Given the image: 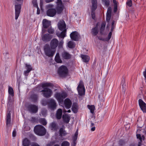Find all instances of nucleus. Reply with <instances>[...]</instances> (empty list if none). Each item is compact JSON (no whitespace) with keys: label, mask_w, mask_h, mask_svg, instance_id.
Returning <instances> with one entry per match:
<instances>
[{"label":"nucleus","mask_w":146,"mask_h":146,"mask_svg":"<svg viewBox=\"0 0 146 146\" xmlns=\"http://www.w3.org/2000/svg\"><path fill=\"white\" fill-rule=\"evenodd\" d=\"M13 101V97L9 96L8 98V103L9 104H10Z\"/></svg>","instance_id":"obj_41"},{"label":"nucleus","mask_w":146,"mask_h":146,"mask_svg":"<svg viewBox=\"0 0 146 146\" xmlns=\"http://www.w3.org/2000/svg\"><path fill=\"white\" fill-rule=\"evenodd\" d=\"M62 119L63 121L66 123H68L70 120V116L68 114H65L63 115Z\"/></svg>","instance_id":"obj_27"},{"label":"nucleus","mask_w":146,"mask_h":146,"mask_svg":"<svg viewBox=\"0 0 146 146\" xmlns=\"http://www.w3.org/2000/svg\"><path fill=\"white\" fill-rule=\"evenodd\" d=\"M125 80L123 78V79L121 81V84H122V88H126V84L125 83Z\"/></svg>","instance_id":"obj_45"},{"label":"nucleus","mask_w":146,"mask_h":146,"mask_svg":"<svg viewBox=\"0 0 146 146\" xmlns=\"http://www.w3.org/2000/svg\"><path fill=\"white\" fill-rule=\"evenodd\" d=\"M88 107L89 110H90L91 112L93 113L94 112L95 108L94 106H90L88 105Z\"/></svg>","instance_id":"obj_37"},{"label":"nucleus","mask_w":146,"mask_h":146,"mask_svg":"<svg viewBox=\"0 0 146 146\" xmlns=\"http://www.w3.org/2000/svg\"><path fill=\"white\" fill-rule=\"evenodd\" d=\"M16 131L15 130H14L13 132V133H12L13 136V137H15L16 135Z\"/></svg>","instance_id":"obj_55"},{"label":"nucleus","mask_w":146,"mask_h":146,"mask_svg":"<svg viewBox=\"0 0 146 146\" xmlns=\"http://www.w3.org/2000/svg\"><path fill=\"white\" fill-rule=\"evenodd\" d=\"M11 113L9 112L7 113V115L6 125L7 127H9L10 124L11 122Z\"/></svg>","instance_id":"obj_21"},{"label":"nucleus","mask_w":146,"mask_h":146,"mask_svg":"<svg viewBox=\"0 0 146 146\" xmlns=\"http://www.w3.org/2000/svg\"><path fill=\"white\" fill-rule=\"evenodd\" d=\"M57 104L55 100L53 99H49L48 100V108L52 110L56 109Z\"/></svg>","instance_id":"obj_8"},{"label":"nucleus","mask_w":146,"mask_h":146,"mask_svg":"<svg viewBox=\"0 0 146 146\" xmlns=\"http://www.w3.org/2000/svg\"><path fill=\"white\" fill-rule=\"evenodd\" d=\"M32 3L33 6L35 7H38L37 0H33L32 1Z\"/></svg>","instance_id":"obj_42"},{"label":"nucleus","mask_w":146,"mask_h":146,"mask_svg":"<svg viewBox=\"0 0 146 146\" xmlns=\"http://www.w3.org/2000/svg\"><path fill=\"white\" fill-rule=\"evenodd\" d=\"M30 141L27 138H25L23 141L22 144L23 146H29L30 145Z\"/></svg>","instance_id":"obj_29"},{"label":"nucleus","mask_w":146,"mask_h":146,"mask_svg":"<svg viewBox=\"0 0 146 146\" xmlns=\"http://www.w3.org/2000/svg\"><path fill=\"white\" fill-rule=\"evenodd\" d=\"M58 27L59 29L62 31L61 33H57L56 35L59 38L63 39L66 36V25L64 21H60L58 23Z\"/></svg>","instance_id":"obj_2"},{"label":"nucleus","mask_w":146,"mask_h":146,"mask_svg":"<svg viewBox=\"0 0 146 146\" xmlns=\"http://www.w3.org/2000/svg\"><path fill=\"white\" fill-rule=\"evenodd\" d=\"M64 103L65 108L67 109L70 108L71 107L72 104L71 101L68 98L65 99Z\"/></svg>","instance_id":"obj_19"},{"label":"nucleus","mask_w":146,"mask_h":146,"mask_svg":"<svg viewBox=\"0 0 146 146\" xmlns=\"http://www.w3.org/2000/svg\"><path fill=\"white\" fill-rule=\"evenodd\" d=\"M42 25L44 28L46 29L50 25V22L46 19H44L42 21Z\"/></svg>","instance_id":"obj_23"},{"label":"nucleus","mask_w":146,"mask_h":146,"mask_svg":"<svg viewBox=\"0 0 146 146\" xmlns=\"http://www.w3.org/2000/svg\"><path fill=\"white\" fill-rule=\"evenodd\" d=\"M26 66L27 68V70H30V71H31V70L32 69V68L31 65L26 64Z\"/></svg>","instance_id":"obj_48"},{"label":"nucleus","mask_w":146,"mask_h":146,"mask_svg":"<svg viewBox=\"0 0 146 146\" xmlns=\"http://www.w3.org/2000/svg\"><path fill=\"white\" fill-rule=\"evenodd\" d=\"M78 129H77L76 132L75 133L74 135L73 136L72 139L73 141V143L74 146H75L76 144V140L78 138Z\"/></svg>","instance_id":"obj_24"},{"label":"nucleus","mask_w":146,"mask_h":146,"mask_svg":"<svg viewBox=\"0 0 146 146\" xmlns=\"http://www.w3.org/2000/svg\"><path fill=\"white\" fill-rule=\"evenodd\" d=\"M49 127L52 130L56 131L58 129V126L55 122H53L50 124Z\"/></svg>","instance_id":"obj_20"},{"label":"nucleus","mask_w":146,"mask_h":146,"mask_svg":"<svg viewBox=\"0 0 146 146\" xmlns=\"http://www.w3.org/2000/svg\"><path fill=\"white\" fill-rule=\"evenodd\" d=\"M114 7L113 9V11L114 13H115L117 11V5H114Z\"/></svg>","instance_id":"obj_52"},{"label":"nucleus","mask_w":146,"mask_h":146,"mask_svg":"<svg viewBox=\"0 0 146 146\" xmlns=\"http://www.w3.org/2000/svg\"><path fill=\"white\" fill-rule=\"evenodd\" d=\"M42 40L43 41L47 42L49 41L52 38V35L48 34H46L42 35Z\"/></svg>","instance_id":"obj_17"},{"label":"nucleus","mask_w":146,"mask_h":146,"mask_svg":"<svg viewBox=\"0 0 146 146\" xmlns=\"http://www.w3.org/2000/svg\"><path fill=\"white\" fill-rule=\"evenodd\" d=\"M68 46L69 48H72L75 47V44L73 41H70L68 43Z\"/></svg>","instance_id":"obj_34"},{"label":"nucleus","mask_w":146,"mask_h":146,"mask_svg":"<svg viewBox=\"0 0 146 146\" xmlns=\"http://www.w3.org/2000/svg\"><path fill=\"white\" fill-rule=\"evenodd\" d=\"M62 115V110L61 109H58L56 111V117L57 119H61Z\"/></svg>","instance_id":"obj_26"},{"label":"nucleus","mask_w":146,"mask_h":146,"mask_svg":"<svg viewBox=\"0 0 146 146\" xmlns=\"http://www.w3.org/2000/svg\"><path fill=\"white\" fill-rule=\"evenodd\" d=\"M137 145L135 143H131L130 145V146H136Z\"/></svg>","instance_id":"obj_64"},{"label":"nucleus","mask_w":146,"mask_h":146,"mask_svg":"<svg viewBox=\"0 0 146 146\" xmlns=\"http://www.w3.org/2000/svg\"><path fill=\"white\" fill-rule=\"evenodd\" d=\"M78 110V106L77 104L76 103L73 104L72 107V111L75 113H76Z\"/></svg>","instance_id":"obj_28"},{"label":"nucleus","mask_w":146,"mask_h":146,"mask_svg":"<svg viewBox=\"0 0 146 146\" xmlns=\"http://www.w3.org/2000/svg\"><path fill=\"white\" fill-rule=\"evenodd\" d=\"M113 2L114 3V5H117V2L116 1V0H113Z\"/></svg>","instance_id":"obj_62"},{"label":"nucleus","mask_w":146,"mask_h":146,"mask_svg":"<svg viewBox=\"0 0 146 146\" xmlns=\"http://www.w3.org/2000/svg\"><path fill=\"white\" fill-rule=\"evenodd\" d=\"M44 49L45 54L48 57H52L54 55L55 50H52L50 46L47 44L44 46Z\"/></svg>","instance_id":"obj_5"},{"label":"nucleus","mask_w":146,"mask_h":146,"mask_svg":"<svg viewBox=\"0 0 146 146\" xmlns=\"http://www.w3.org/2000/svg\"><path fill=\"white\" fill-rule=\"evenodd\" d=\"M53 0H45L46 2L47 3H49L52 1Z\"/></svg>","instance_id":"obj_63"},{"label":"nucleus","mask_w":146,"mask_h":146,"mask_svg":"<svg viewBox=\"0 0 146 146\" xmlns=\"http://www.w3.org/2000/svg\"><path fill=\"white\" fill-rule=\"evenodd\" d=\"M81 57L83 61L85 62H88L90 60V57L87 55H82Z\"/></svg>","instance_id":"obj_30"},{"label":"nucleus","mask_w":146,"mask_h":146,"mask_svg":"<svg viewBox=\"0 0 146 146\" xmlns=\"http://www.w3.org/2000/svg\"><path fill=\"white\" fill-rule=\"evenodd\" d=\"M48 31L50 34H53L54 32V31L52 28H49L48 29Z\"/></svg>","instance_id":"obj_46"},{"label":"nucleus","mask_w":146,"mask_h":146,"mask_svg":"<svg viewBox=\"0 0 146 146\" xmlns=\"http://www.w3.org/2000/svg\"><path fill=\"white\" fill-rule=\"evenodd\" d=\"M57 6L56 7L57 13H60L63 10V5L61 0H57L56 2Z\"/></svg>","instance_id":"obj_10"},{"label":"nucleus","mask_w":146,"mask_h":146,"mask_svg":"<svg viewBox=\"0 0 146 146\" xmlns=\"http://www.w3.org/2000/svg\"><path fill=\"white\" fill-rule=\"evenodd\" d=\"M8 92L9 94L11 95V96L13 97L14 96V92L12 88L9 87L8 88Z\"/></svg>","instance_id":"obj_35"},{"label":"nucleus","mask_w":146,"mask_h":146,"mask_svg":"<svg viewBox=\"0 0 146 146\" xmlns=\"http://www.w3.org/2000/svg\"><path fill=\"white\" fill-rule=\"evenodd\" d=\"M106 24V23L104 22H103L101 24L100 30V33L101 35H104V31L105 29Z\"/></svg>","instance_id":"obj_31"},{"label":"nucleus","mask_w":146,"mask_h":146,"mask_svg":"<svg viewBox=\"0 0 146 146\" xmlns=\"http://www.w3.org/2000/svg\"><path fill=\"white\" fill-rule=\"evenodd\" d=\"M102 1L105 5L107 7H108L110 4V0H102Z\"/></svg>","instance_id":"obj_39"},{"label":"nucleus","mask_w":146,"mask_h":146,"mask_svg":"<svg viewBox=\"0 0 146 146\" xmlns=\"http://www.w3.org/2000/svg\"><path fill=\"white\" fill-rule=\"evenodd\" d=\"M38 97L37 95L35 94L32 95L31 97V100L34 102H36L37 101Z\"/></svg>","instance_id":"obj_33"},{"label":"nucleus","mask_w":146,"mask_h":146,"mask_svg":"<svg viewBox=\"0 0 146 146\" xmlns=\"http://www.w3.org/2000/svg\"><path fill=\"white\" fill-rule=\"evenodd\" d=\"M15 19L17 20L21 12V5L20 4L16 5L15 6Z\"/></svg>","instance_id":"obj_13"},{"label":"nucleus","mask_w":146,"mask_h":146,"mask_svg":"<svg viewBox=\"0 0 146 146\" xmlns=\"http://www.w3.org/2000/svg\"><path fill=\"white\" fill-rule=\"evenodd\" d=\"M91 32L94 36H96L98 34L99 32L98 24H97L95 27L92 29Z\"/></svg>","instance_id":"obj_25"},{"label":"nucleus","mask_w":146,"mask_h":146,"mask_svg":"<svg viewBox=\"0 0 146 146\" xmlns=\"http://www.w3.org/2000/svg\"><path fill=\"white\" fill-rule=\"evenodd\" d=\"M111 14H107L106 17V21L109 22L111 18Z\"/></svg>","instance_id":"obj_43"},{"label":"nucleus","mask_w":146,"mask_h":146,"mask_svg":"<svg viewBox=\"0 0 146 146\" xmlns=\"http://www.w3.org/2000/svg\"><path fill=\"white\" fill-rule=\"evenodd\" d=\"M70 38L72 40L77 41L80 39V36L77 31L73 32L70 35Z\"/></svg>","instance_id":"obj_12"},{"label":"nucleus","mask_w":146,"mask_h":146,"mask_svg":"<svg viewBox=\"0 0 146 146\" xmlns=\"http://www.w3.org/2000/svg\"><path fill=\"white\" fill-rule=\"evenodd\" d=\"M92 5L91 8V15L92 19H95V10L97 7V0H92Z\"/></svg>","instance_id":"obj_9"},{"label":"nucleus","mask_w":146,"mask_h":146,"mask_svg":"<svg viewBox=\"0 0 146 146\" xmlns=\"http://www.w3.org/2000/svg\"><path fill=\"white\" fill-rule=\"evenodd\" d=\"M98 38L100 40H103V41H104V40H106L104 38L101 37H100V36H99L98 37Z\"/></svg>","instance_id":"obj_58"},{"label":"nucleus","mask_w":146,"mask_h":146,"mask_svg":"<svg viewBox=\"0 0 146 146\" xmlns=\"http://www.w3.org/2000/svg\"><path fill=\"white\" fill-rule=\"evenodd\" d=\"M60 134L61 135H65L66 134L65 133V131H63V129L62 128H61L60 130Z\"/></svg>","instance_id":"obj_47"},{"label":"nucleus","mask_w":146,"mask_h":146,"mask_svg":"<svg viewBox=\"0 0 146 146\" xmlns=\"http://www.w3.org/2000/svg\"><path fill=\"white\" fill-rule=\"evenodd\" d=\"M136 136L137 138L139 139L140 140V142H141L142 141V137L141 135L140 134H137L136 135Z\"/></svg>","instance_id":"obj_51"},{"label":"nucleus","mask_w":146,"mask_h":146,"mask_svg":"<svg viewBox=\"0 0 146 146\" xmlns=\"http://www.w3.org/2000/svg\"><path fill=\"white\" fill-rule=\"evenodd\" d=\"M40 7L41 8L42 7L43 5L42 1V0H40Z\"/></svg>","instance_id":"obj_61"},{"label":"nucleus","mask_w":146,"mask_h":146,"mask_svg":"<svg viewBox=\"0 0 146 146\" xmlns=\"http://www.w3.org/2000/svg\"><path fill=\"white\" fill-rule=\"evenodd\" d=\"M55 97L57 100L60 102H62L63 99L67 97V94L65 92H57L55 95Z\"/></svg>","instance_id":"obj_7"},{"label":"nucleus","mask_w":146,"mask_h":146,"mask_svg":"<svg viewBox=\"0 0 146 146\" xmlns=\"http://www.w3.org/2000/svg\"><path fill=\"white\" fill-rule=\"evenodd\" d=\"M62 56L64 59H68L71 57V55L70 54L65 51L63 52H62Z\"/></svg>","instance_id":"obj_22"},{"label":"nucleus","mask_w":146,"mask_h":146,"mask_svg":"<svg viewBox=\"0 0 146 146\" xmlns=\"http://www.w3.org/2000/svg\"><path fill=\"white\" fill-rule=\"evenodd\" d=\"M126 5L129 7H131L132 5V1L131 0H127L126 3Z\"/></svg>","instance_id":"obj_40"},{"label":"nucleus","mask_w":146,"mask_h":146,"mask_svg":"<svg viewBox=\"0 0 146 146\" xmlns=\"http://www.w3.org/2000/svg\"><path fill=\"white\" fill-rule=\"evenodd\" d=\"M77 90L80 96L84 95L85 93L84 88L82 83L80 82L77 87Z\"/></svg>","instance_id":"obj_14"},{"label":"nucleus","mask_w":146,"mask_h":146,"mask_svg":"<svg viewBox=\"0 0 146 146\" xmlns=\"http://www.w3.org/2000/svg\"><path fill=\"white\" fill-rule=\"evenodd\" d=\"M138 146H145L144 144L141 143L140 142H139V144L138 145Z\"/></svg>","instance_id":"obj_59"},{"label":"nucleus","mask_w":146,"mask_h":146,"mask_svg":"<svg viewBox=\"0 0 146 146\" xmlns=\"http://www.w3.org/2000/svg\"><path fill=\"white\" fill-rule=\"evenodd\" d=\"M70 143L67 141H63L61 144V146H69Z\"/></svg>","instance_id":"obj_38"},{"label":"nucleus","mask_w":146,"mask_h":146,"mask_svg":"<svg viewBox=\"0 0 146 146\" xmlns=\"http://www.w3.org/2000/svg\"><path fill=\"white\" fill-rule=\"evenodd\" d=\"M56 13V11L54 9H50L46 11V14L47 16L50 17H53L54 16Z\"/></svg>","instance_id":"obj_16"},{"label":"nucleus","mask_w":146,"mask_h":146,"mask_svg":"<svg viewBox=\"0 0 146 146\" xmlns=\"http://www.w3.org/2000/svg\"><path fill=\"white\" fill-rule=\"evenodd\" d=\"M29 111L32 113H36L38 110V106L34 104H29L28 106Z\"/></svg>","instance_id":"obj_11"},{"label":"nucleus","mask_w":146,"mask_h":146,"mask_svg":"<svg viewBox=\"0 0 146 146\" xmlns=\"http://www.w3.org/2000/svg\"><path fill=\"white\" fill-rule=\"evenodd\" d=\"M143 73L144 76L146 79V69L145 71L143 72Z\"/></svg>","instance_id":"obj_60"},{"label":"nucleus","mask_w":146,"mask_h":146,"mask_svg":"<svg viewBox=\"0 0 146 146\" xmlns=\"http://www.w3.org/2000/svg\"><path fill=\"white\" fill-rule=\"evenodd\" d=\"M139 104L141 110L144 112H146V104L141 100H139Z\"/></svg>","instance_id":"obj_15"},{"label":"nucleus","mask_w":146,"mask_h":146,"mask_svg":"<svg viewBox=\"0 0 146 146\" xmlns=\"http://www.w3.org/2000/svg\"><path fill=\"white\" fill-rule=\"evenodd\" d=\"M34 131L37 134L40 136L44 135L46 133L44 127L40 125H36L35 127Z\"/></svg>","instance_id":"obj_4"},{"label":"nucleus","mask_w":146,"mask_h":146,"mask_svg":"<svg viewBox=\"0 0 146 146\" xmlns=\"http://www.w3.org/2000/svg\"><path fill=\"white\" fill-rule=\"evenodd\" d=\"M53 85L49 83H46L42 84V87L43 89L40 92H42V94L45 98H49L51 96L52 94V90L48 88V87H52Z\"/></svg>","instance_id":"obj_1"},{"label":"nucleus","mask_w":146,"mask_h":146,"mask_svg":"<svg viewBox=\"0 0 146 146\" xmlns=\"http://www.w3.org/2000/svg\"><path fill=\"white\" fill-rule=\"evenodd\" d=\"M115 21H112L111 22V32L109 33L108 35V38L106 40H108L111 38L112 35V32L113 31V29L115 28Z\"/></svg>","instance_id":"obj_18"},{"label":"nucleus","mask_w":146,"mask_h":146,"mask_svg":"<svg viewBox=\"0 0 146 146\" xmlns=\"http://www.w3.org/2000/svg\"><path fill=\"white\" fill-rule=\"evenodd\" d=\"M123 88V89L122 90V93H123V94H124L125 93V91L126 88Z\"/></svg>","instance_id":"obj_57"},{"label":"nucleus","mask_w":146,"mask_h":146,"mask_svg":"<svg viewBox=\"0 0 146 146\" xmlns=\"http://www.w3.org/2000/svg\"><path fill=\"white\" fill-rule=\"evenodd\" d=\"M39 122L40 123L44 125H46L47 124V122L44 118H41L39 120Z\"/></svg>","instance_id":"obj_36"},{"label":"nucleus","mask_w":146,"mask_h":146,"mask_svg":"<svg viewBox=\"0 0 146 146\" xmlns=\"http://www.w3.org/2000/svg\"><path fill=\"white\" fill-rule=\"evenodd\" d=\"M125 141L123 140H120L119 141V145H122L125 144Z\"/></svg>","instance_id":"obj_49"},{"label":"nucleus","mask_w":146,"mask_h":146,"mask_svg":"<svg viewBox=\"0 0 146 146\" xmlns=\"http://www.w3.org/2000/svg\"><path fill=\"white\" fill-rule=\"evenodd\" d=\"M62 39L59 42L58 40L56 38L52 39L50 43V46L51 48L52 49H55L57 46L59 48H62L64 43V41Z\"/></svg>","instance_id":"obj_3"},{"label":"nucleus","mask_w":146,"mask_h":146,"mask_svg":"<svg viewBox=\"0 0 146 146\" xmlns=\"http://www.w3.org/2000/svg\"><path fill=\"white\" fill-rule=\"evenodd\" d=\"M31 146H40L38 143H33L31 144Z\"/></svg>","instance_id":"obj_54"},{"label":"nucleus","mask_w":146,"mask_h":146,"mask_svg":"<svg viewBox=\"0 0 146 146\" xmlns=\"http://www.w3.org/2000/svg\"><path fill=\"white\" fill-rule=\"evenodd\" d=\"M31 71L30 70H27L25 71L24 72V74L25 76H27L28 74Z\"/></svg>","instance_id":"obj_53"},{"label":"nucleus","mask_w":146,"mask_h":146,"mask_svg":"<svg viewBox=\"0 0 146 146\" xmlns=\"http://www.w3.org/2000/svg\"><path fill=\"white\" fill-rule=\"evenodd\" d=\"M111 9L110 7H109L108 8L107 14H111Z\"/></svg>","instance_id":"obj_50"},{"label":"nucleus","mask_w":146,"mask_h":146,"mask_svg":"<svg viewBox=\"0 0 146 146\" xmlns=\"http://www.w3.org/2000/svg\"><path fill=\"white\" fill-rule=\"evenodd\" d=\"M41 103L43 106H45L47 104L48 105V101L46 100H42Z\"/></svg>","instance_id":"obj_44"},{"label":"nucleus","mask_w":146,"mask_h":146,"mask_svg":"<svg viewBox=\"0 0 146 146\" xmlns=\"http://www.w3.org/2000/svg\"><path fill=\"white\" fill-rule=\"evenodd\" d=\"M55 59V61L57 63H61L62 62V61L60 58L58 53H57L56 54Z\"/></svg>","instance_id":"obj_32"},{"label":"nucleus","mask_w":146,"mask_h":146,"mask_svg":"<svg viewBox=\"0 0 146 146\" xmlns=\"http://www.w3.org/2000/svg\"><path fill=\"white\" fill-rule=\"evenodd\" d=\"M68 73V70L65 66H62L60 67L58 71V73L61 77L66 76Z\"/></svg>","instance_id":"obj_6"},{"label":"nucleus","mask_w":146,"mask_h":146,"mask_svg":"<svg viewBox=\"0 0 146 146\" xmlns=\"http://www.w3.org/2000/svg\"><path fill=\"white\" fill-rule=\"evenodd\" d=\"M37 8V14L38 15L40 14V10L39 9L38 7H36Z\"/></svg>","instance_id":"obj_56"}]
</instances>
